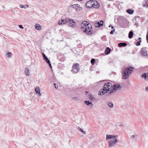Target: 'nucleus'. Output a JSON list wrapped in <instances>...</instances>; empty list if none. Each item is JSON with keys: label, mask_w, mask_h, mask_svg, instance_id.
<instances>
[{"label": "nucleus", "mask_w": 148, "mask_h": 148, "mask_svg": "<svg viewBox=\"0 0 148 148\" xmlns=\"http://www.w3.org/2000/svg\"><path fill=\"white\" fill-rule=\"evenodd\" d=\"M81 29L82 31L88 35H91L92 33V26L88 22L84 21L81 24Z\"/></svg>", "instance_id": "nucleus-1"}, {"label": "nucleus", "mask_w": 148, "mask_h": 148, "mask_svg": "<svg viewBox=\"0 0 148 148\" xmlns=\"http://www.w3.org/2000/svg\"><path fill=\"white\" fill-rule=\"evenodd\" d=\"M112 87V84L110 83L107 82L105 84L103 88L99 92V95H103L104 94L109 91Z\"/></svg>", "instance_id": "nucleus-2"}, {"label": "nucleus", "mask_w": 148, "mask_h": 148, "mask_svg": "<svg viewBox=\"0 0 148 148\" xmlns=\"http://www.w3.org/2000/svg\"><path fill=\"white\" fill-rule=\"evenodd\" d=\"M107 140H109L108 141L109 146L110 147L114 146L116 143L118 142V140L115 136L114 135H107L106 136Z\"/></svg>", "instance_id": "nucleus-3"}, {"label": "nucleus", "mask_w": 148, "mask_h": 148, "mask_svg": "<svg viewBox=\"0 0 148 148\" xmlns=\"http://www.w3.org/2000/svg\"><path fill=\"white\" fill-rule=\"evenodd\" d=\"M134 69V67H129L125 68L123 75V79H126L127 78L129 75L133 72Z\"/></svg>", "instance_id": "nucleus-4"}, {"label": "nucleus", "mask_w": 148, "mask_h": 148, "mask_svg": "<svg viewBox=\"0 0 148 148\" xmlns=\"http://www.w3.org/2000/svg\"><path fill=\"white\" fill-rule=\"evenodd\" d=\"M79 69V64L78 63L74 64L72 66V70H71L73 73H76Z\"/></svg>", "instance_id": "nucleus-5"}, {"label": "nucleus", "mask_w": 148, "mask_h": 148, "mask_svg": "<svg viewBox=\"0 0 148 148\" xmlns=\"http://www.w3.org/2000/svg\"><path fill=\"white\" fill-rule=\"evenodd\" d=\"M92 8H98L99 7L100 5L97 1L96 0H92Z\"/></svg>", "instance_id": "nucleus-6"}, {"label": "nucleus", "mask_w": 148, "mask_h": 148, "mask_svg": "<svg viewBox=\"0 0 148 148\" xmlns=\"http://www.w3.org/2000/svg\"><path fill=\"white\" fill-rule=\"evenodd\" d=\"M147 49L146 48L144 47L142 48L140 51L141 54L144 56H147Z\"/></svg>", "instance_id": "nucleus-7"}, {"label": "nucleus", "mask_w": 148, "mask_h": 148, "mask_svg": "<svg viewBox=\"0 0 148 148\" xmlns=\"http://www.w3.org/2000/svg\"><path fill=\"white\" fill-rule=\"evenodd\" d=\"M121 88V86L119 84L114 85L113 87V90L110 91V93H112L113 92V90H116L120 89Z\"/></svg>", "instance_id": "nucleus-8"}, {"label": "nucleus", "mask_w": 148, "mask_h": 148, "mask_svg": "<svg viewBox=\"0 0 148 148\" xmlns=\"http://www.w3.org/2000/svg\"><path fill=\"white\" fill-rule=\"evenodd\" d=\"M72 6L73 8L75 9L77 11L80 10L82 9V8L78 4L73 5Z\"/></svg>", "instance_id": "nucleus-9"}, {"label": "nucleus", "mask_w": 148, "mask_h": 148, "mask_svg": "<svg viewBox=\"0 0 148 148\" xmlns=\"http://www.w3.org/2000/svg\"><path fill=\"white\" fill-rule=\"evenodd\" d=\"M92 0H90L87 2L86 3V6L87 8L92 7Z\"/></svg>", "instance_id": "nucleus-10"}, {"label": "nucleus", "mask_w": 148, "mask_h": 148, "mask_svg": "<svg viewBox=\"0 0 148 148\" xmlns=\"http://www.w3.org/2000/svg\"><path fill=\"white\" fill-rule=\"evenodd\" d=\"M67 20H68V19L65 20L64 19H61V20H59L58 21V23L59 25H61L62 24H64L67 23L68 21Z\"/></svg>", "instance_id": "nucleus-11"}, {"label": "nucleus", "mask_w": 148, "mask_h": 148, "mask_svg": "<svg viewBox=\"0 0 148 148\" xmlns=\"http://www.w3.org/2000/svg\"><path fill=\"white\" fill-rule=\"evenodd\" d=\"M103 21H101L99 22H98L97 23L95 24L96 27H100V26L102 25L103 24Z\"/></svg>", "instance_id": "nucleus-12"}, {"label": "nucleus", "mask_w": 148, "mask_h": 148, "mask_svg": "<svg viewBox=\"0 0 148 148\" xmlns=\"http://www.w3.org/2000/svg\"><path fill=\"white\" fill-rule=\"evenodd\" d=\"M35 91L36 93L39 94V96H40L41 95V94L40 93V88L39 87L37 86L35 88Z\"/></svg>", "instance_id": "nucleus-13"}, {"label": "nucleus", "mask_w": 148, "mask_h": 148, "mask_svg": "<svg viewBox=\"0 0 148 148\" xmlns=\"http://www.w3.org/2000/svg\"><path fill=\"white\" fill-rule=\"evenodd\" d=\"M35 27L36 29L40 30L42 29V27L41 26L38 24H36L35 25Z\"/></svg>", "instance_id": "nucleus-14"}, {"label": "nucleus", "mask_w": 148, "mask_h": 148, "mask_svg": "<svg viewBox=\"0 0 148 148\" xmlns=\"http://www.w3.org/2000/svg\"><path fill=\"white\" fill-rule=\"evenodd\" d=\"M24 72L28 76L29 75L30 71L28 68H25V69Z\"/></svg>", "instance_id": "nucleus-15"}, {"label": "nucleus", "mask_w": 148, "mask_h": 148, "mask_svg": "<svg viewBox=\"0 0 148 148\" xmlns=\"http://www.w3.org/2000/svg\"><path fill=\"white\" fill-rule=\"evenodd\" d=\"M111 51V49L109 47H107L105 49V53L107 55Z\"/></svg>", "instance_id": "nucleus-16"}, {"label": "nucleus", "mask_w": 148, "mask_h": 148, "mask_svg": "<svg viewBox=\"0 0 148 148\" xmlns=\"http://www.w3.org/2000/svg\"><path fill=\"white\" fill-rule=\"evenodd\" d=\"M127 45V44L125 42H121L118 44V46L120 47H125Z\"/></svg>", "instance_id": "nucleus-17"}, {"label": "nucleus", "mask_w": 148, "mask_h": 148, "mask_svg": "<svg viewBox=\"0 0 148 148\" xmlns=\"http://www.w3.org/2000/svg\"><path fill=\"white\" fill-rule=\"evenodd\" d=\"M142 76L144 77L146 79H148V73H144L142 74Z\"/></svg>", "instance_id": "nucleus-18"}, {"label": "nucleus", "mask_w": 148, "mask_h": 148, "mask_svg": "<svg viewBox=\"0 0 148 148\" xmlns=\"http://www.w3.org/2000/svg\"><path fill=\"white\" fill-rule=\"evenodd\" d=\"M133 33L132 31H130L128 37L129 38L131 39L133 38Z\"/></svg>", "instance_id": "nucleus-19"}, {"label": "nucleus", "mask_w": 148, "mask_h": 148, "mask_svg": "<svg viewBox=\"0 0 148 148\" xmlns=\"http://www.w3.org/2000/svg\"><path fill=\"white\" fill-rule=\"evenodd\" d=\"M126 12L129 14H132L133 13L134 11L131 9H128L126 10Z\"/></svg>", "instance_id": "nucleus-20"}, {"label": "nucleus", "mask_w": 148, "mask_h": 148, "mask_svg": "<svg viewBox=\"0 0 148 148\" xmlns=\"http://www.w3.org/2000/svg\"><path fill=\"white\" fill-rule=\"evenodd\" d=\"M108 106L111 108H112L113 107V104L112 102H108L107 103Z\"/></svg>", "instance_id": "nucleus-21"}, {"label": "nucleus", "mask_w": 148, "mask_h": 148, "mask_svg": "<svg viewBox=\"0 0 148 148\" xmlns=\"http://www.w3.org/2000/svg\"><path fill=\"white\" fill-rule=\"evenodd\" d=\"M95 60L94 59H92L91 60V62L92 64L94 65L95 64Z\"/></svg>", "instance_id": "nucleus-22"}, {"label": "nucleus", "mask_w": 148, "mask_h": 148, "mask_svg": "<svg viewBox=\"0 0 148 148\" xmlns=\"http://www.w3.org/2000/svg\"><path fill=\"white\" fill-rule=\"evenodd\" d=\"M68 21L67 22L69 24V23H74V22L73 21V20L72 19H70L69 20H67Z\"/></svg>", "instance_id": "nucleus-23"}, {"label": "nucleus", "mask_w": 148, "mask_h": 148, "mask_svg": "<svg viewBox=\"0 0 148 148\" xmlns=\"http://www.w3.org/2000/svg\"><path fill=\"white\" fill-rule=\"evenodd\" d=\"M141 42V40H140L139 41L137 42L136 43V45L137 46L140 45V42Z\"/></svg>", "instance_id": "nucleus-24"}, {"label": "nucleus", "mask_w": 148, "mask_h": 148, "mask_svg": "<svg viewBox=\"0 0 148 148\" xmlns=\"http://www.w3.org/2000/svg\"><path fill=\"white\" fill-rule=\"evenodd\" d=\"M85 103L87 105L92 104L91 102H90L89 101H85Z\"/></svg>", "instance_id": "nucleus-25"}, {"label": "nucleus", "mask_w": 148, "mask_h": 148, "mask_svg": "<svg viewBox=\"0 0 148 148\" xmlns=\"http://www.w3.org/2000/svg\"><path fill=\"white\" fill-rule=\"evenodd\" d=\"M12 54V53L11 52H9L8 53H7V57L8 58H10V56H11V55Z\"/></svg>", "instance_id": "nucleus-26"}, {"label": "nucleus", "mask_w": 148, "mask_h": 148, "mask_svg": "<svg viewBox=\"0 0 148 148\" xmlns=\"http://www.w3.org/2000/svg\"><path fill=\"white\" fill-rule=\"evenodd\" d=\"M42 55L44 60H46L48 59V58L43 53Z\"/></svg>", "instance_id": "nucleus-27"}, {"label": "nucleus", "mask_w": 148, "mask_h": 148, "mask_svg": "<svg viewBox=\"0 0 148 148\" xmlns=\"http://www.w3.org/2000/svg\"><path fill=\"white\" fill-rule=\"evenodd\" d=\"M115 32V30L114 29L113 30H112L111 32H110V34H113L114 33V32Z\"/></svg>", "instance_id": "nucleus-28"}, {"label": "nucleus", "mask_w": 148, "mask_h": 148, "mask_svg": "<svg viewBox=\"0 0 148 148\" xmlns=\"http://www.w3.org/2000/svg\"><path fill=\"white\" fill-rule=\"evenodd\" d=\"M45 61H46V62L48 64L50 62V61L48 59H47Z\"/></svg>", "instance_id": "nucleus-29"}, {"label": "nucleus", "mask_w": 148, "mask_h": 148, "mask_svg": "<svg viewBox=\"0 0 148 148\" xmlns=\"http://www.w3.org/2000/svg\"><path fill=\"white\" fill-rule=\"evenodd\" d=\"M146 38H147V42L148 43V32H147V34L146 35Z\"/></svg>", "instance_id": "nucleus-30"}, {"label": "nucleus", "mask_w": 148, "mask_h": 148, "mask_svg": "<svg viewBox=\"0 0 148 148\" xmlns=\"http://www.w3.org/2000/svg\"><path fill=\"white\" fill-rule=\"evenodd\" d=\"M28 7V5H24L23 8H27Z\"/></svg>", "instance_id": "nucleus-31"}, {"label": "nucleus", "mask_w": 148, "mask_h": 148, "mask_svg": "<svg viewBox=\"0 0 148 148\" xmlns=\"http://www.w3.org/2000/svg\"><path fill=\"white\" fill-rule=\"evenodd\" d=\"M19 27L20 28H21V29H23V27L21 25H19Z\"/></svg>", "instance_id": "nucleus-32"}, {"label": "nucleus", "mask_w": 148, "mask_h": 148, "mask_svg": "<svg viewBox=\"0 0 148 148\" xmlns=\"http://www.w3.org/2000/svg\"><path fill=\"white\" fill-rule=\"evenodd\" d=\"M20 7L21 8H23L24 5H20Z\"/></svg>", "instance_id": "nucleus-33"}, {"label": "nucleus", "mask_w": 148, "mask_h": 148, "mask_svg": "<svg viewBox=\"0 0 148 148\" xmlns=\"http://www.w3.org/2000/svg\"><path fill=\"white\" fill-rule=\"evenodd\" d=\"M56 84H54V85L55 86V88H56V89H57L58 88V86L57 87L56 86Z\"/></svg>", "instance_id": "nucleus-34"}, {"label": "nucleus", "mask_w": 148, "mask_h": 148, "mask_svg": "<svg viewBox=\"0 0 148 148\" xmlns=\"http://www.w3.org/2000/svg\"><path fill=\"white\" fill-rule=\"evenodd\" d=\"M48 64H49V66H50V68H52V66H51V64L50 63V62L49 63H48Z\"/></svg>", "instance_id": "nucleus-35"}, {"label": "nucleus", "mask_w": 148, "mask_h": 148, "mask_svg": "<svg viewBox=\"0 0 148 148\" xmlns=\"http://www.w3.org/2000/svg\"><path fill=\"white\" fill-rule=\"evenodd\" d=\"M84 134H85L86 133V132L85 131H83L82 132Z\"/></svg>", "instance_id": "nucleus-36"}, {"label": "nucleus", "mask_w": 148, "mask_h": 148, "mask_svg": "<svg viewBox=\"0 0 148 148\" xmlns=\"http://www.w3.org/2000/svg\"><path fill=\"white\" fill-rule=\"evenodd\" d=\"M146 90L147 91H148V87H147L146 88Z\"/></svg>", "instance_id": "nucleus-37"}, {"label": "nucleus", "mask_w": 148, "mask_h": 148, "mask_svg": "<svg viewBox=\"0 0 148 148\" xmlns=\"http://www.w3.org/2000/svg\"><path fill=\"white\" fill-rule=\"evenodd\" d=\"M79 130L81 132H82L83 130L81 128H80L79 129Z\"/></svg>", "instance_id": "nucleus-38"}, {"label": "nucleus", "mask_w": 148, "mask_h": 148, "mask_svg": "<svg viewBox=\"0 0 148 148\" xmlns=\"http://www.w3.org/2000/svg\"><path fill=\"white\" fill-rule=\"evenodd\" d=\"M141 38L140 37L138 38V39L139 40H141Z\"/></svg>", "instance_id": "nucleus-39"}, {"label": "nucleus", "mask_w": 148, "mask_h": 148, "mask_svg": "<svg viewBox=\"0 0 148 148\" xmlns=\"http://www.w3.org/2000/svg\"><path fill=\"white\" fill-rule=\"evenodd\" d=\"M113 28H114V27H113V26H112V29H113Z\"/></svg>", "instance_id": "nucleus-40"}, {"label": "nucleus", "mask_w": 148, "mask_h": 148, "mask_svg": "<svg viewBox=\"0 0 148 148\" xmlns=\"http://www.w3.org/2000/svg\"><path fill=\"white\" fill-rule=\"evenodd\" d=\"M86 93H88L87 92V91H86Z\"/></svg>", "instance_id": "nucleus-41"}]
</instances>
